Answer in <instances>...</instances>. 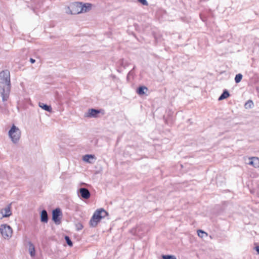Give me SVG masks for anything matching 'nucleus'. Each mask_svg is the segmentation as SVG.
Wrapping results in <instances>:
<instances>
[{
  "instance_id": "obj_21",
  "label": "nucleus",
  "mask_w": 259,
  "mask_h": 259,
  "mask_svg": "<svg viewBox=\"0 0 259 259\" xmlns=\"http://www.w3.org/2000/svg\"><path fill=\"white\" fill-rule=\"evenodd\" d=\"M64 238L68 245L69 246H72L73 243L70 237L68 236H65Z\"/></svg>"
},
{
  "instance_id": "obj_27",
  "label": "nucleus",
  "mask_w": 259,
  "mask_h": 259,
  "mask_svg": "<svg viewBox=\"0 0 259 259\" xmlns=\"http://www.w3.org/2000/svg\"><path fill=\"white\" fill-rule=\"evenodd\" d=\"M30 62L31 63H34L35 62V60L33 59V58H30Z\"/></svg>"
},
{
  "instance_id": "obj_18",
  "label": "nucleus",
  "mask_w": 259,
  "mask_h": 259,
  "mask_svg": "<svg viewBox=\"0 0 259 259\" xmlns=\"http://www.w3.org/2000/svg\"><path fill=\"white\" fill-rule=\"evenodd\" d=\"M253 106L254 104L253 101L251 100H249L245 103L244 105V107L246 109H249L252 108L253 107Z\"/></svg>"
},
{
  "instance_id": "obj_4",
  "label": "nucleus",
  "mask_w": 259,
  "mask_h": 259,
  "mask_svg": "<svg viewBox=\"0 0 259 259\" xmlns=\"http://www.w3.org/2000/svg\"><path fill=\"white\" fill-rule=\"evenodd\" d=\"M9 135L12 142L17 143L20 138V130L15 125H13L9 132Z\"/></svg>"
},
{
  "instance_id": "obj_24",
  "label": "nucleus",
  "mask_w": 259,
  "mask_h": 259,
  "mask_svg": "<svg viewBox=\"0 0 259 259\" xmlns=\"http://www.w3.org/2000/svg\"><path fill=\"white\" fill-rule=\"evenodd\" d=\"M119 63L120 65L122 66L124 68H125L127 65V63L125 62L123 59H121L119 61Z\"/></svg>"
},
{
  "instance_id": "obj_3",
  "label": "nucleus",
  "mask_w": 259,
  "mask_h": 259,
  "mask_svg": "<svg viewBox=\"0 0 259 259\" xmlns=\"http://www.w3.org/2000/svg\"><path fill=\"white\" fill-rule=\"evenodd\" d=\"M81 3L80 2H74L70 4L68 7L67 10H66V13L71 15H76L81 13H82V9H81Z\"/></svg>"
},
{
  "instance_id": "obj_16",
  "label": "nucleus",
  "mask_w": 259,
  "mask_h": 259,
  "mask_svg": "<svg viewBox=\"0 0 259 259\" xmlns=\"http://www.w3.org/2000/svg\"><path fill=\"white\" fill-rule=\"evenodd\" d=\"M39 106L42 109L45 110V111L51 112L52 111V107L51 106L48 105L47 104L39 103Z\"/></svg>"
},
{
  "instance_id": "obj_13",
  "label": "nucleus",
  "mask_w": 259,
  "mask_h": 259,
  "mask_svg": "<svg viewBox=\"0 0 259 259\" xmlns=\"http://www.w3.org/2000/svg\"><path fill=\"white\" fill-rule=\"evenodd\" d=\"M148 91V88L145 86H140L137 90V93L139 95H143Z\"/></svg>"
},
{
  "instance_id": "obj_25",
  "label": "nucleus",
  "mask_w": 259,
  "mask_h": 259,
  "mask_svg": "<svg viewBox=\"0 0 259 259\" xmlns=\"http://www.w3.org/2000/svg\"><path fill=\"white\" fill-rule=\"evenodd\" d=\"M137 2L139 3H141L143 6H148V3L147 2V0H137Z\"/></svg>"
},
{
  "instance_id": "obj_22",
  "label": "nucleus",
  "mask_w": 259,
  "mask_h": 259,
  "mask_svg": "<svg viewBox=\"0 0 259 259\" xmlns=\"http://www.w3.org/2000/svg\"><path fill=\"white\" fill-rule=\"evenodd\" d=\"M162 258L163 259H177L175 256L172 255H163Z\"/></svg>"
},
{
  "instance_id": "obj_14",
  "label": "nucleus",
  "mask_w": 259,
  "mask_h": 259,
  "mask_svg": "<svg viewBox=\"0 0 259 259\" xmlns=\"http://www.w3.org/2000/svg\"><path fill=\"white\" fill-rule=\"evenodd\" d=\"M29 251L31 256L33 257L35 256V250L34 246L31 242H29Z\"/></svg>"
},
{
  "instance_id": "obj_20",
  "label": "nucleus",
  "mask_w": 259,
  "mask_h": 259,
  "mask_svg": "<svg viewBox=\"0 0 259 259\" xmlns=\"http://www.w3.org/2000/svg\"><path fill=\"white\" fill-rule=\"evenodd\" d=\"M242 78V75L240 73L237 74L235 77V81L238 83L240 82Z\"/></svg>"
},
{
  "instance_id": "obj_8",
  "label": "nucleus",
  "mask_w": 259,
  "mask_h": 259,
  "mask_svg": "<svg viewBox=\"0 0 259 259\" xmlns=\"http://www.w3.org/2000/svg\"><path fill=\"white\" fill-rule=\"evenodd\" d=\"M101 112V111L96 109H89L87 113L85 114V117L96 118L98 115Z\"/></svg>"
},
{
  "instance_id": "obj_6",
  "label": "nucleus",
  "mask_w": 259,
  "mask_h": 259,
  "mask_svg": "<svg viewBox=\"0 0 259 259\" xmlns=\"http://www.w3.org/2000/svg\"><path fill=\"white\" fill-rule=\"evenodd\" d=\"M62 215L61 210L59 208H57L52 211V220L56 224L58 225L60 223Z\"/></svg>"
},
{
  "instance_id": "obj_10",
  "label": "nucleus",
  "mask_w": 259,
  "mask_h": 259,
  "mask_svg": "<svg viewBox=\"0 0 259 259\" xmlns=\"http://www.w3.org/2000/svg\"><path fill=\"white\" fill-rule=\"evenodd\" d=\"M40 221L47 223L48 222V215L46 210L43 209L40 212Z\"/></svg>"
},
{
  "instance_id": "obj_17",
  "label": "nucleus",
  "mask_w": 259,
  "mask_h": 259,
  "mask_svg": "<svg viewBox=\"0 0 259 259\" xmlns=\"http://www.w3.org/2000/svg\"><path fill=\"white\" fill-rule=\"evenodd\" d=\"M197 234H198V236L202 238V239H204L205 238H207V234L204 232V231H202L201 230H198L197 231Z\"/></svg>"
},
{
  "instance_id": "obj_26",
  "label": "nucleus",
  "mask_w": 259,
  "mask_h": 259,
  "mask_svg": "<svg viewBox=\"0 0 259 259\" xmlns=\"http://www.w3.org/2000/svg\"><path fill=\"white\" fill-rule=\"evenodd\" d=\"M254 249L256 251L257 253L259 254V245L255 246L254 247Z\"/></svg>"
},
{
  "instance_id": "obj_9",
  "label": "nucleus",
  "mask_w": 259,
  "mask_h": 259,
  "mask_svg": "<svg viewBox=\"0 0 259 259\" xmlns=\"http://www.w3.org/2000/svg\"><path fill=\"white\" fill-rule=\"evenodd\" d=\"M1 211L2 214V217L7 218L12 214L10 206H7L4 209H2Z\"/></svg>"
},
{
  "instance_id": "obj_12",
  "label": "nucleus",
  "mask_w": 259,
  "mask_h": 259,
  "mask_svg": "<svg viewBox=\"0 0 259 259\" xmlns=\"http://www.w3.org/2000/svg\"><path fill=\"white\" fill-rule=\"evenodd\" d=\"M81 9H82V13L83 12H88L90 10H91L92 8V4L89 3H85L83 4L81 3Z\"/></svg>"
},
{
  "instance_id": "obj_15",
  "label": "nucleus",
  "mask_w": 259,
  "mask_h": 259,
  "mask_svg": "<svg viewBox=\"0 0 259 259\" xmlns=\"http://www.w3.org/2000/svg\"><path fill=\"white\" fill-rule=\"evenodd\" d=\"M230 96V93L227 90H225L223 91V93L219 98V100H222L223 99H226Z\"/></svg>"
},
{
  "instance_id": "obj_28",
  "label": "nucleus",
  "mask_w": 259,
  "mask_h": 259,
  "mask_svg": "<svg viewBox=\"0 0 259 259\" xmlns=\"http://www.w3.org/2000/svg\"><path fill=\"white\" fill-rule=\"evenodd\" d=\"M2 217V211L0 212V219H2L4 217Z\"/></svg>"
},
{
  "instance_id": "obj_19",
  "label": "nucleus",
  "mask_w": 259,
  "mask_h": 259,
  "mask_svg": "<svg viewBox=\"0 0 259 259\" xmlns=\"http://www.w3.org/2000/svg\"><path fill=\"white\" fill-rule=\"evenodd\" d=\"M94 157H95V156L94 155L87 154L83 156V160L84 161L91 163V162L90 161V159H91V158L93 159L94 158Z\"/></svg>"
},
{
  "instance_id": "obj_2",
  "label": "nucleus",
  "mask_w": 259,
  "mask_h": 259,
  "mask_svg": "<svg viewBox=\"0 0 259 259\" xmlns=\"http://www.w3.org/2000/svg\"><path fill=\"white\" fill-rule=\"evenodd\" d=\"M108 214V212L103 208L96 210L90 220V226L92 227H96L101 220L104 218Z\"/></svg>"
},
{
  "instance_id": "obj_5",
  "label": "nucleus",
  "mask_w": 259,
  "mask_h": 259,
  "mask_svg": "<svg viewBox=\"0 0 259 259\" xmlns=\"http://www.w3.org/2000/svg\"><path fill=\"white\" fill-rule=\"evenodd\" d=\"M0 232L3 237L5 239H8L12 236V229L10 226L7 224H3L1 226Z\"/></svg>"
},
{
  "instance_id": "obj_1",
  "label": "nucleus",
  "mask_w": 259,
  "mask_h": 259,
  "mask_svg": "<svg viewBox=\"0 0 259 259\" xmlns=\"http://www.w3.org/2000/svg\"><path fill=\"white\" fill-rule=\"evenodd\" d=\"M11 89L10 71L5 70L0 72V96L3 102L7 101L9 98ZM0 112L8 115L10 114L8 104L4 103L0 105Z\"/></svg>"
},
{
  "instance_id": "obj_11",
  "label": "nucleus",
  "mask_w": 259,
  "mask_h": 259,
  "mask_svg": "<svg viewBox=\"0 0 259 259\" xmlns=\"http://www.w3.org/2000/svg\"><path fill=\"white\" fill-rule=\"evenodd\" d=\"M248 163L255 168L259 167V158L257 157H251Z\"/></svg>"
},
{
  "instance_id": "obj_7",
  "label": "nucleus",
  "mask_w": 259,
  "mask_h": 259,
  "mask_svg": "<svg viewBox=\"0 0 259 259\" xmlns=\"http://www.w3.org/2000/svg\"><path fill=\"white\" fill-rule=\"evenodd\" d=\"M78 194L79 197L83 199H88L91 197V193L86 188H80L78 190Z\"/></svg>"
},
{
  "instance_id": "obj_23",
  "label": "nucleus",
  "mask_w": 259,
  "mask_h": 259,
  "mask_svg": "<svg viewBox=\"0 0 259 259\" xmlns=\"http://www.w3.org/2000/svg\"><path fill=\"white\" fill-rule=\"evenodd\" d=\"M75 226H76V229L77 231L81 230L83 228V225L80 223H78L76 224Z\"/></svg>"
}]
</instances>
